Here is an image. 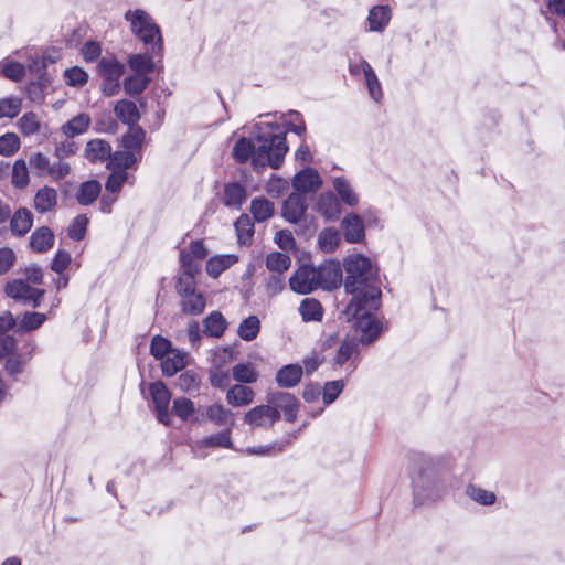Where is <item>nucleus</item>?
Returning a JSON list of instances; mask_svg holds the SVG:
<instances>
[{"label":"nucleus","instance_id":"0eeeda50","mask_svg":"<svg viewBox=\"0 0 565 565\" xmlns=\"http://www.w3.org/2000/svg\"><path fill=\"white\" fill-rule=\"evenodd\" d=\"M289 287L299 295H307L320 289L316 267L310 265L300 266L289 278Z\"/></svg>","mask_w":565,"mask_h":565},{"label":"nucleus","instance_id":"6ab92c4d","mask_svg":"<svg viewBox=\"0 0 565 565\" xmlns=\"http://www.w3.org/2000/svg\"><path fill=\"white\" fill-rule=\"evenodd\" d=\"M302 374L303 370L299 364H288L277 371L276 382L280 387L290 388L301 381Z\"/></svg>","mask_w":565,"mask_h":565},{"label":"nucleus","instance_id":"4468645a","mask_svg":"<svg viewBox=\"0 0 565 565\" xmlns=\"http://www.w3.org/2000/svg\"><path fill=\"white\" fill-rule=\"evenodd\" d=\"M307 210L306 198L301 193H291L282 205V216L290 223L301 220Z\"/></svg>","mask_w":565,"mask_h":565},{"label":"nucleus","instance_id":"864d4df0","mask_svg":"<svg viewBox=\"0 0 565 565\" xmlns=\"http://www.w3.org/2000/svg\"><path fill=\"white\" fill-rule=\"evenodd\" d=\"M466 493L473 501L482 505H491L495 502V494L486 489L469 484L466 489Z\"/></svg>","mask_w":565,"mask_h":565},{"label":"nucleus","instance_id":"bf43d9fd","mask_svg":"<svg viewBox=\"0 0 565 565\" xmlns=\"http://www.w3.org/2000/svg\"><path fill=\"white\" fill-rule=\"evenodd\" d=\"M64 78L67 85L73 87H82L88 81V74L81 67L74 66L65 70Z\"/></svg>","mask_w":565,"mask_h":565},{"label":"nucleus","instance_id":"b1692460","mask_svg":"<svg viewBox=\"0 0 565 565\" xmlns=\"http://www.w3.org/2000/svg\"><path fill=\"white\" fill-rule=\"evenodd\" d=\"M237 260L238 257L234 254L216 255L206 262L205 270L210 277L217 278L223 271L237 263Z\"/></svg>","mask_w":565,"mask_h":565},{"label":"nucleus","instance_id":"49530a36","mask_svg":"<svg viewBox=\"0 0 565 565\" xmlns=\"http://www.w3.org/2000/svg\"><path fill=\"white\" fill-rule=\"evenodd\" d=\"M260 330V321L256 316L245 318L238 326L237 334L242 340L253 341Z\"/></svg>","mask_w":565,"mask_h":565},{"label":"nucleus","instance_id":"9d476101","mask_svg":"<svg viewBox=\"0 0 565 565\" xmlns=\"http://www.w3.org/2000/svg\"><path fill=\"white\" fill-rule=\"evenodd\" d=\"M320 289L332 290L342 282V267L337 260H328L316 267Z\"/></svg>","mask_w":565,"mask_h":565},{"label":"nucleus","instance_id":"5701e85b","mask_svg":"<svg viewBox=\"0 0 565 565\" xmlns=\"http://www.w3.org/2000/svg\"><path fill=\"white\" fill-rule=\"evenodd\" d=\"M247 199L246 190L237 182L228 183L224 188L223 203L231 209L239 210Z\"/></svg>","mask_w":565,"mask_h":565},{"label":"nucleus","instance_id":"3c124183","mask_svg":"<svg viewBox=\"0 0 565 565\" xmlns=\"http://www.w3.org/2000/svg\"><path fill=\"white\" fill-rule=\"evenodd\" d=\"M22 108V99L19 97H7L0 99V119L14 118Z\"/></svg>","mask_w":565,"mask_h":565},{"label":"nucleus","instance_id":"338daca9","mask_svg":"<svg viewBox=\"0 0 565 565\" xmlns=\"http://www.w3.org/2000/svg\"><path fill=\"white\" fill-rule=\"evenodd\" d=\"M231 377L227 371L215 367L210 372V383L213 387L224 390L230 385Z\"/></svg>","mask_w":565,"mask_h":565},{"label":"nucleus","instance_id":"c85d7f7f","mask_svg":"<svg viewBox=\"0 0 565 565\" xmlns=\"http://www.w3.org/2000/svg\"><path fill=\"white\" fill-rule=\"evenodd\" d=\"M332 184L342 203L351 207L359 204V195L347 179L337 177L333 179Z\"/></svg>","mask_w":565,"mask_h":565},{"label":"nucleus","instance_id":"a878e982","mask_svg":"<svg viewBox=\"0 0 565 565\" xmlns=\"http://www.w3.org/2000/svg\"><path fill=\"white\" fill-rule=\"evenodd\" d=\"M391 20V10L386 6H376L369 12V31L382 32Z\"/></svg>","mask_w":565,"mask_h":565},{"label":"nucleus","instance_id":"052dcab7","mask_svg":"<svg viewBox=\"0 0 565 565\" xmlns=\"http://www.w3.org/2000/svg\"><path fill=\"white\" fill-rule=\"evenodd\" d=\"M198 273H181L177 282V291L179 296H184L196 291L195 288V275Z\"/></svg>","mask_w":565,"mask_h":565},{"label":"nucleus","instance_id":"423d86ee","mask_svg":"<svg viewBox=\"0 0 565 565\" xmlns=\"http://www.w3.org/2000/svg\"><path fill=\"white\" fill-rule=\"evenodd\" d=\"M4 292L8 297L23 305H31L33 308L40 306L44 295L43 289L31 287L22 279H13L6 284Z\"/></svg>","mask_w":565,"mask_h":565},{"label":"nucleus","instance_id":"e2e57ef3","mask_svg":"<svg viewBox=\"0 0 565 565\" xmlns=\"http://www.w3.org/2000/svg\"><path fill=\"white\" fill-rule=\"evenodd\" d=\"M344 387L343 380L327 382L323 386L322 398L324 404L333 403Z\"/></svg>","mask_w":565,"mask_h":565},{"label":"nucleus","instance_id":"f3484780","mask_svg":"<svg viewBox=\"0 0 565 565\" xmlns=\"http://www.w3.org/2000/svg\"><path fill=\"white\" fill-rule=\"evenodd\" d=\"M98 71L106 82L119 88V78L124 73V65L115 57H104L98 63Z\"/></svg>","mask_w":565,"mask_h":565},{"label":"nucleus","instance_id":"774afa93","mask_svg":"<svg viewBox=\"0 0 565 565\" xmlns=\"http://www.w3.org/2000/svg\"><path fill=\"white\" fill-rule=\"evenodd\" d=\"M289 120L286 121V128L298 136H302L306 131V126L300 113L290 110L288 113Z\"/></svg>","mask_w":565,"mask_h":565},{"label":"nucleus","instance_id":"473e14b6","mask_svg":"<svg viewBox=\"0 0 565 565\" xmlns=\"http://www.w3.org/2000/svg\"><path fill=\"white\" fill-rule=\"evenodd\" d=\"M232 377L238 384H253L259 379V373L250 362L238 363L232 367Z\"/></svg>","mask_w":565,"mask_h":565},{"label":"nucleus","instance_id":"6e6d98bb","mask_svg":"<svg viewBox=\"0 0 565 565\" xmlns=\"http://www.w3.org/2000/svg\"><path fill=\"white\" fill-rule=\"evenodd\" d=\"M20 148V139L14 132H7L0 137V154L4 157L13 156Z\"/></svg>","mask_w":565,"mask_h":565},{"label":"nucleus","instance_id":"20e7f679","mask_svg":"<svg viewBox=\"0 0 565 565\" xmlns=\"http://www.w3.org/2000/svg\"><path fill=\"white\" fill-rule=\"evenodd\" d=\"M447 492L445 479L434 470L422 468L413 476L414 504L417 507L430 505L439 501Z\"/></svg>","mask_w":565,"mask_h":565},{"label":"nucleus","instance_id":"7ed1b4c3","mask_svg":"<svg viewBox=\"0 0 565 565\" xmlns=\"http://www.w3.org/2000/svg\"><path fill=\"white\" fill-rule=\"evenodd\" d=\"M125 20L130 24L131 33L154 55H163V41L159 25L142 9L128 10Z\"/></svg>","mask_w":565,"mask_h":565},{"label":"nucleus","instance_id":"603ef678","mask_svg":"<svg viewBox=\"0 0 565 565\" xmlns=\"http://www.w3.org/2000/svg\"><path fill=\"white\" fill-rule=\"evenodd\" d=\"M137 161L136 156L130 151H116L114 154L110 153L109 166L119 170H126L134 166Z\"/></svg>","mask_w":565,"mask_h":565},{"label":"nucleus","instance_id":"4d7b16f0","mask_svg":"<svg viewBox=\"0 0 565 565\" xmlns=\"http://www.w3.org/2000/svg\"><path fill=\"white\" fill-rule=\"evenodd\" d=\"M88 218L84 214L77 215L68 226L67 233L71 239L82 241L85 237Z\"/></svg>","mask_w":565,"mask_h":565},{"label":"nucleus","instance_id":"72a5a7b5","mask_svg":"<svg viewBox=\"0 0 565 565\" xmlns=\"http://www.w3.org/2000/svg\"><path fill=\"white\" fill-rule=\"evenodd\" d=\"M102 185L96 180H88L83 182L77 192H76V201L81 205H89L92 204L100 194Z\"/></svg>","mask_w":565,"mask_h":565},{"label":"nucleus","instance_id":"9b49d317","mask_svg":"<svg viewBox=\"0 0 565 565\" xmlns=\"http://www.w3.org/2000/svg\"><path fill=\"white\" fill-rule=\"evenodd\" d=\"M359 344L355 339H345L339 347L334 356V365L343 366L348 363L347 370L352 373L358 365Z\"/></svg>","mask_w":565,"mask_h":565},{"label":"nucleus","instance_id":"c9c22d12","mask_svg":"<svg viewBox=\"0 0 565 565\" xmlns=\"http://www.w3.org/2000/svg\"><path fill=\"white\" fill-rule=\"evenodd\" d=\"M185 354L172 350L168 355L161 360V370L166 376H173L181 371L185 365Z\"/></svg>","mask_w":565,"mask_h":565},{"label":"nucleus","instance_id":"6e6552de","mask_svg":"<svg viewBox=\"0 0 565 565\" xmlns=\"http://www.w3.org/2000/svg\"><path fill=\"white\" fill-rule=\"evenodd\" d=\"M280 419V412L271 405H258L249 409L244 422L252 428H269Z\"/></svg>","mask_w":565,"mask_h":565},{"label":"nucleus","instance_id":"37998d69","mask_svg":"<svg viewBox=\"0 0 565 565\" xmlns=\"http://www.w3.org/2000/svg\"><path fill=\"white\" fill-rule=\"evenodd\" d=\"M130 68L139 75H148L154 71L153 57L148 54H135L128 60Z\"/></svg>","mask_w":565,"mask_h":565},{"label":"nucleus","instance_id":"4c0bfd02","mask_svg":"<svg viewBox=\"0 0 565 565\" xmlns=\"http://www.w3.org/2000/svg\"><path fill=\"white\" fill-rule=\"evenodd\" d=\"M206 417L215 425H228L230 428L234 425L233 413L221 404H213L205 409Z\"/></svg>","mask_w":565,"mask_h":565},{"label":"nucleus","instance_id":"f03ea898","mask_svg":"<svg viewBox=\"0 0 565 565\" xmlns=\"http://www.w3.org/2000/svg\"><path fill=\"white\" fill-rule=\"evenodd\" d=\"M288 151L285 134L258 131L254 138H241L233 148V157L244 163L250 159L255 169L266 166L278 169Z\"/></svg>","mask_w":565,"mask_h":565},{"label":"nucleus","instance_id":"8fccbe9b","mask_svg":"<svg viewBox=\"0 0 565 565\" xmlns=\"http://www.w3.org/2000/svg\"><path fill=\"white\" fill-rule=\"evenodd\" d=\"M149 82L147 76L136 74L124 81V89L128 95H139L147 88Z\"/></svg>","mask_w":565,"mask_h":565},{"label":"nucleus","instance_id":"2eb2a0df","mask_svg":"<svg viewBox=\"0 0 565 565\" xmlns=\"http://www.w3.org/2000/svg\"><path fill=\"white\" fill-rule=\"evenodd\" d=\"M317 210L327 221H335L341 214V204L332 192H326L319 195Z\"/></svg>","mask_w":565,"mask_h":565},{"label":"nucleus","instance_id":"c03bdc74","mask_svg":"<svg viewBox=\"0 0 565 565\" xmlns=\"http://www.w3.org/2000/svg\"><path fill=\"white\" fill-rule=\"evenodd\" d=\"M46 320V316L41 312H25L17 323L18 332H29L39 329Z\"/></svg>","mask_w":565,"mask_h":565},{"label":"nucleus","instance_id":"1a4fd4ad","mask_svg":"<svg viewBox=\"0 0 565 565\" xmlns=\"http://www.w3.org/2000/svg\"><path fill=\"white\" fill-rule=\"evenodd\" d=\"M149 392L158 420L161 424L169 426L171 424V417L169 414L171 394L169 390L162 382L159 381L150 384Z\"/></svg>","mask_w":565,"mask_h":565},{"label":"nucleus","instance_id":"c756f323","mask_svg":"<svg viewBox=\"0 0 565 565\" xmlns=\"http://www.w3.org/2000/svg\"><path fill=\"white\" fill-rule=\"evenodd\" d=\"M228 448L231 449L233 447V443L231 439V428H227L226 430L220 431L214 435L206 436L200 440H198L194 445V449H201V448Z\"/></svg>","mask_w":565,"mask_h":565},{"label":"nucleus","instance_id":"bb28decb","mask_svg":"<svg viewBox=\"0 0 565 565\" xmlns=\"http://www.w3.org/2000/svg\"><path fill=\"white\" fill-rule=\"evenodd\" d=\"M206 306L205 297L202 292H191L181 296V310L185 315L199 316L201 315Z\"/></svg>","mask_w":565,"mask_h":565},{"label":"nucleus","instance_id":"69168bd1","mask_svg":"<svg viewBox=\"0 0 565 565\" xmlns=\"http://www.w3.org/2000/svg\"><path fill=\"white\" fill-rule=\"evenodd\" d=\"M128 178V173L124 170L114 171L107 179L106 191L111 194H117Z\"/></svg>","mask_w":565,"mask_h":565},{"label":"nucleus","instance_id":"58836bf2","mask_svg":"<svg viewBox=\"0 0 565 565\" xmlns=\"http://www.w3.org/2000/svg\"><path fill=\"white\" fill-rule=\"evenodd\" d=\"M250 213L255 221L264 222L274 214V204L266 198H255L250 203Z\"/></svg>","mask_w":565,"mask_h":565},{"label":"nucleus","instance_id":"cd10ccee","mask_svg":"<svg viewBox=\"0 0 565 565\" xmlns=\"http://www.w3.org/2000/svg\"><path fill=\"white\" fill-rule=\"evenodd\" d=\"M33 215L25 209L21 207L14 212L11 217L10 226L13 234L18 236L25 235L32 227Z\"/></svg>","mask_w":565,"mask_h":565},{"label":"nucleus","instance_id":"5fc2aeb1","mask_svg":"<svg viewBox=\"0 0 565 565\" xmlns=\"http://www.w3.org/2000/svg\"><path fill=\"white\" fill-rule=\"evenodd\" d=\"M0 67L2 74L11 81L19 82L24 77V66L19 62L6 58L1 62Z\"/></svg>","mask_w":565,"mask_h":565},{"label":"nucleus","instance_id":"09e8293b","mask_svg":"<svg viewBox=\"0 0 565 565\" xmlns=\"http://www.w3.org/2000/svg\"><path fill=\"white\" fill-rule=\"evenodd\" d=\"M194 411V403L186 397H178L173 401L172 413L182 422L190 420Z\"/></svg>","mask_w":565,"mask_h":565},{"label":"nucleus","instance_id":"f704fd0d","mask_svg":"<svg viewBox=\"0 0 565 565\" xmlns=\"http://www.w3.org/2000/svg\"><path fill=\"white\" fill-rule=\"evenodd\" d=\"M299 313L305 322L321 321L323 308L319 300L315 298H305L299 306Z\"/></svg>","mask_w":565,"mask_h":565},{"label":"nucleus","instance_id":"de8ad7c7","mask_svg":"<svg viewBox=\"0 0 565 565\" xmlns=\"http://www.w3.org/2000/svg\"><path fill=\"white\" fill-rule=\"evenodd\" d=\"M146 138V131L138 125L129 126L126 135L122 136V146L126 150H138Z\"/></svg>","mask_w":565,"mask_h":565},{"label":"nucleus","instance_id":"393cba45","mask_svg":"<svg viewBox=\"0 0 565 565\" xmlns=\"http://www.w3.org/2000/svg\"><path fill=\"white\" fill-rule=\"evenodd\" d=\"M114 111L120 121L129 126L137 125L140 119L139 110L136 104L131 100L121 99L117 102Z\"/></svg>","mask_w":565,"mask_h":565},{"label":"nucleus","instance_id":"ddd939ff","mask_svg":"<svg viewBox=\"0 0 565 565\" xmlns=\"http://www.w3.org/2000/svg\"><path fill=\"white\" fill-rule=\"evenodd\" d=\"M320 185V175L316 170L311 168L301 170L295 175L292 180L295 193H301L302 195H305L308 192H313L318 190Z\"/></svg>","mask_w":565,"mask_h":565},{"label":"nucleus","instance_id":"a211bd4d","mask_svg":"<svg viewBox=\"0 0 565 565\" xmlns=\"http://www.w3.org/2000/svg\"><path fill=\"white\" fill-rule=\"evenodd\" d=\"M54 233L47 226L36 228L30 236V246L36 253H45L54 245Z\"/></svg>","mask_w":565,"mask_h":565},{"label":"nucleus","instance_id":"7c9ffc66","mask_svg":"<svg viewBox=\"0 0 565 565\" xmlns=\"http://www.w3.org/2000/svg\"><path fill=\"white\" fill-rule=\"evenodd\" d=\"M90 116L88 114L82 113L66 121L61 127V130L67 138H73L86 132L90 126Z\"/></svg>","mask_w":565,"mask_h":565},{"label":"nucleus","instance_id":"dca6fc26","mask_svg":"<svg viewBox=\"0 0 565 565\" xmlns=\"http://www.w3.org/2000/svg\"><path fill=\"white\" fill-rule=\"evenodd\" d=\"M255 392L245 384H235L226 393V401L233 407L247 406L254 402Z\"/></svg>","mask_w":565,"mask_h":565},{"label":"nucleus","instance_id":"4be33fe9","mask_svg":"<svg viewBox=\"0 0 565 565\" xmlns=\"http://www.w3.org/2000/svg\"><path fill=\"white\" fill-rule=\"evenodd\" d=\"M57 204V192L50 186H43L35 193L34 209L38 213L44 214L54 210Z\"/></svg>","mask_w":565,"mask_h":565},{"label":"nucleus","instance_id":"f8f14e48","mask_svg":"<svg viewBox=\"0 0 565 565\" xmlns=\"http://www.w3.org/2000/svg\"><path fill=\"white\" fill-rule=\"evenodd\" d=\"M344 238L348 243H361L365 237L363 220L355 213H350L341 221Z\"/></svg>","mask_w":565,"mask_h":565},{"label":"nucleus","instance_id":"0e129e2a","mask_svg":"<svg viewBox=\"0 0 565 565\" xmlns=\"http://www.w3.org/2000/svg\"><path fill=\"white\" fill-rule=\"evenodd\" d=\"M178 385L181 391L190 393L199 388L200 380L193 371H185L180 374Z\"/></svg>","mask_w":565,"mask_h":565},{"label":"nucleus","instance_id":"680f3d73","mask_svg":"<svg viewBox=\"0 0 565 565\" xmlns=\"http://www.w3.org/2000/svg\"><path fill=\"white\" fill-rule=\"evenodd\" d=\"M172 351L171 343L167 339L157 335L152 339L150 344V353L157 360H162L166 355H168Z\"/></svg>","mask_w":565,"mask_h":565},{"label":"nucleus","instance_id":"79ce46f5","mask_svg":"<svg viewBox=\"0 0 565 565\" xmlns=\"http://www.w3.org/2000/svg\"><path fill=\"white\" fill-rule=\"evenodd\" d=\"M238 243L248 245L254 234V223L247 214H242L234 224Z\"/></svg>","mask_w":565,"mask_h":565},{"label":"nucleus","instance_id":"aec40b11","mask_svg":"<svg viewBox=\"0 0 565 565\" xmlns=\"http://www.w3.org/2000/svg\"><path fill=\"white\" fill-rule=\"evenodd\" d=\"M110 153V145L103 139H93L87 142L85 148V157L93 163L109 160Z\"/></svg>","mask_w":565,"mask_h":565},{"label":"nucleus","instance_id":"f257e3e1","mask_svg":"<svg viewBox=\"0 0 565 565\" xmlns=\"http://www.w3.org/2000/svg\"><path fill=\"white\" fill-rule=\"evenodd\" d=\"M344 289L352 295L349 312L356 313L361 306L379 308L381 289L376 270L371 260L363 255H352L344 259Z\"/></svg>","mask_w":565,"mask_h":565},{"label":"nucleus","instance_id":"e433bc0d","mask_svg":"<svg viewBox=\"0 0 565 565\" xmlns=\"http://www.w3.org/2000/svg\"><path fill=\"white\" fill-rule=\"evenodd\" d=\"M340 232L333 227L322 230L318 235V246L323 253H333L340 245Z\"/></svg>","mask_w":565,"mask_h":565},{"label":"nucleus","instance_id":"2f4dec72","mask_svg":"<svg viewBox=\"0 0 565 565\" xmlns=\"http://www.w3.org/2000/svg\"><path fill=\"white\" fill-rule=\"evenodd\" d=\"M227 322L220 311H213L203 320V331L206 335L220 338L226 330Z\"/></svg>","mask_w":565,"mask_h":565},{"label":"nucleus","instance_id":"ea45409f","mask_svg":"<svg viewBox=\"0 0 565 565\" xmlns=\"http://www.w3.org/2000/svg\"><path fill=\"white\" fill-rule=\"evenodd\" d=\"M362 66L364 67V79L369 95L374 102L379 103L383 98L381 83L370 63H364Z\"/></svg>","mask_w":565,"mask_h":565},{"label":"nucleus","instance_id":"a18cd8bd","mask_svg":"<svg viewBox=\"0 0 565 565\" xmlns=\"http://www.w3.org/2000/svg\"><path fill=\"white\" fill-rule=\"evenodd\" d=\"M290 265V257L284 253H270L266 257V267L271 274L281 275L289 269Z\"/></svg>","mask_w":565,"mask_h":565},{"label":"nucleus","instance_id":"a19ab883","mask_svg":"<svg viewBox=\"0 0 565 565\" xmlns=\"http://www.w3.org/2000/svg\"><path fill=\"white\" fill-rule=\"evenodd\" d=\"M18 127L23 136L29 137L39 134L42 124L36 113L26 111L18 120Z\"/></svg>","mask_w":565,"mask_h":565},{"label":"nucleus","instance_id":"39448f33","mask_svg":"<svg viewBox=\"0 0 565 565\" xmlns=\"http://www.w3.org/2000/svg\"><path fill=\"white\" fill-rule=\"evenodd\" d=\"M379 308H369V306H361L360 310L356 313L349 312V305L344 311L348 320H354V327L358 332L361 334V342L369 344L373 342L381 333L382 326L374 318L373 311Z\"/></svg>","mask_w":565,"mask_h":565},{"label":"nucleus","instance_id":"13d9d810","mask_svg":"<svg viewBox=\"0 0 565 565\" xmlns=\"http://www.w3.org/2000/svg\"><path fill=\"white\" fill-rule=\"evenodd\" d=\"M11 182L17 188H24L29 183V171L24 160H17L12 168Z\"/></svg>","mask_w":565,"mask_h":565},{"label":"nucleus","instance_id":"412c9836","mask_svg":"<svg viewBox=\"0 0 565 565\" xmlns=\"http://www.w3.org/2000/svg\"><path fill=\"white\" fill-rule=\"evenodd\" d=\"M270 403L277 404L284 412L287 422L294 423L298 413V401L289 393H277L269 398Z\"/></svg>","mask_w":565,"mask_h":565}]
</instances>
